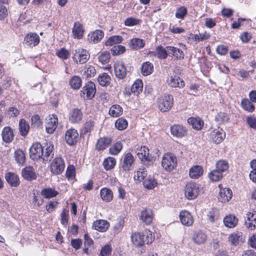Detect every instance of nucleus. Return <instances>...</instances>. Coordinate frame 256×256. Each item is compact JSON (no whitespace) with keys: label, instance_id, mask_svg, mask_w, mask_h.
I'll use <instances>...</instances> for the list:
<instances>
[{"label":"nucleus","instance_id":"44","mask_svg":"<svg viewBox=\"0 0 256 256\" xmlns=\"http://www.w3.org/2000/svg\"><path fill=\"white\" fill-rule=\"evenodd\" d=\"M109 114L112 116L118 117L122 114V108L119 105L114 104L110 108Z\"/></svg>","mask_w":256,"mask_h":256},{"label":"nucleus","instance_id":"47","mask_svg":"<svg viewBox=\"0 0 256 256\" xmlns=\"http://www.w3.org/2000/svg\"><path fill=\"white\" fill-rule=\"evenodd\" d=\"M14 158L17 163L23 165L26 161L25 154L22 150H17L14 152Z\"/></svg>","mask_w":256,"mask_h":256},{"label":"nucleus","instance_id":"62","mask_svg":"<svg viewBox=\"0 0 256 256\" xmlns=\"http://www.w3.org/2000/svg\"><path fill=\"white\" fill-rule=\"evenodd\" d=\"M187 9L184 6H180L176 11L175 16L178 18L183 19L187 14Z\"/></svg>","mask_w":256,"mask_h":256},{"label":"nucleus","instance_id":"59","mask_svg":"<svg viewBox=\"0 0 256 256\" xmlns=\"http://www.w3.org/2000/svg\"><path fill=\"white\" fill-rule=\"evenodd\" d=\"M110 54L108 52H104L98 56V60L102 64H105L109 62Z\"/></svg>","mask_w":256,"mask_h":256},{"label":"nucleus","instance_id":"22","mask_svg":"<svg viewBox=\"0 0 256 256\" xmlns=\"http://www.w3.org/2000/svg\"><path fill=\"white\" fill-rule=\"evenodd\" d=\"M204 173L203 168L198 165L192 166L189 170V176L193 179L198 178Z\"/></svg>","mask_w":256,"mask_h":256},{"label":"nucleus","instance_id":"57","mask_svg":"<svg viewBox=\"0 0 256 256\" xmlns=\"http://www.w3.org/2000/svg\"><path fill=\"white\" fill-rule=\"evenodd\" d=\"M156 52L158 54V57L160 59H165L168 54L167 46L166 48H164L162 46H158L156 48Z\"/></svg>","mask_w":256,"mask_h":256},{"label":"nucleus","instance_id":"54","mask_svg":"<svg viewBox=\"0 0 256 256\" xmlns=\"http://www.w3.org/2000/svg\"><path fill=\"white\" fill-rule=\"evenodd\" d=\"M130 44L133 49L138 50L142 48L144 46L145 43L144 40L135 38L131 40Z\"/></svg>","mask_w":256,"mask_h":256},{"label":"nucleus","instance_id":"51","mask_svg":"<svg viewBox=\"0 0 256 256\" xmlns=\"http://www.w3.org/2000/svg\"><path fill=\"white\" fill-rule=\"evenodd\" d=\"M70 84L73 89L78 90L82 86V80L80 77L74 76L70 80Z\"/></svg>","mask_w":256,"mask_h":256},{"label":"nucleus","instance_id":"58","mask_svg":"<svg viewBox=\"0 0 256 256\" xmlns=\"http://www.w3.org/2000/svg\"><path fill=\"white\" fill-rule=\"evenodd\" d=\"M215 120L219 124H220L228 122L229 120V118L226 114L220 112L216 116Z\"/></svg>","mask_w":256,"mask_h":256},{"label":"nucleus","instance_id":"41","mask_svg":"<svg viewBox=\"0 0 256 256\" xmlns=\"http://www.w3.org/2000/svg\"><path fill=\"white\" fill-rule=\"evenodd\" d=\"M41 194L46 198H50L56 196L58 192L52 188H46L42 190Z\"/></svg>","mask_w":256,"mask_h":256},{"label":"nucleus","instance_id":"48","mask_svg":"<svg viewBox=\"0 0 256 256\" xmlns=\"http://www.w3.org/2000/svg\"><path fill=\"white\" fill-rule=\"evenodd\" d=\"M98 80L102 86H106L110 84V77L107 73L104 72L98 76Z\"/></svg>","mask_w":256,"mask_h":256},{"label":"nucleus","instance_id":"56","mask_svg":"<svg viewBox=\"0 0 256 256\" xmlns=\"http://www.w3.org/2000/svg\"><path fill=\"white\" fill-rule=\"evenodd\" d=\"M44 200L39 196H38L34 192L32 193V204L33 208H36L42 204Z\"/></svg>","mask_w":256,"mask_h":256},{"label":"nucleus","instance_id":"26","mask_svg":"<svg viewBox=\"0 0 256 256\" xmlns=\"http://www.w3.org/2000/svg\"><path fill=\"white\" fill-rule=\"evenodd\" d=\"M82 117V111L78 108L73 110L70 112L69 120L72 123H78L80 122Z\"/></svg>","mask_w":256,"mask_h":256},{"label":"nucleus","instance_id":"16","mask_svg":"<svg viewBox=\"0 0 256 256\" xmlns=\"http://www.w3.org/2000/svg\"><path fill=\"white\" fill-rule=\"evenodd\" d=\"M226 134L222 128H218L210 133V138L216 144L220 143L225 138Z\"/></svg>","mask_w":256,"mask_h":256},{"label":"nucleus","instance_id":"52","mask_svg":"<svg viewBox=\"0 0 256 256\" xmlns=\"http://www.w3.org/2000/svg\"><path fill=\"white\" fill-rule=\"evenodd\" d=\"M122 40V38L121 36H113L108 38L105 44L106 46H112L114 44L120 43Z\"/></svg>","mask_w":256,"mask_h":256},{"label":"nucleus","instance_id":"3","mask_svg":"<svg viewBox=\"0 0 256 256\" xmlns=\"http://www.w3.org/2000/svg\"><path fill=\"white\" fill-rule=\"evenodd\" d=\"M173 104L174 98L171 94H165L158 98V108L162 112L169 111L172 108Z\"/></svg>","mask_w":256,"mask_h":256},{"label":"nucleus","instance_id":"46","mask_svg":"<svg viewBox=\"0 0 256 256\" xmlns=\"http://www.w3.org/2000/svg\"><path fill=\"white\" fill-rule=\"evenodd\" d=\"M208 220L213 223L216 222L219 218V211L216 208H212L208 212Z\"/></svg>","mask_w":256,"mask_h":256},{"label":"nucleus","instance_id":"14","mask_svg":"<svg viewBox=\"0 0 256 256\" xmlns=\"http://www.w3.org/2000/svg\"><path fill=\"white\" fill-rule=\"evenodd\" d=\"M180 220L184 226H190L194 223V218L188 210H183L180 212Z\"/></svg>","mask_w":256,"mask_h":256},{"label":"nucleus","instance_id":"11","mask_svg":"<svg viewBox=\"0 0 256 256\" xmlns=\"http://www.w3.org/2000/svg\"><path fill=\"white\" fill-rule=\"evenodd\" d=\"M24 41L27 46L33 48L38 44L40 38L36 33L31 32L26 36Z\"/></svg>","mask_w":256,"mask_h":256},{"label":"nucleus","instance_id":"4","mask_svg":"<svg viewBox=\"0 0 256 256\" xmlns=\"http://www.w3.org/2000/svg\"><path fill=\"white\" fill-rule=\"evenodd\" d=\"M199 192V186L195 182H188L184 186V196L188 200H192L196 198Z\"/></svg>","mask_w":256,"mask_h":256},{"label":"nucleus","instance_id":"10","mask_svg":"<svg viewBox=\"0 0 256 256\" xmlns=\"http://www.w3.org/2000/svg\"><path fill=\"white\" fill-rule=\"evenodd\" d=\"M58 118L54 114L49 115L46 119V130L48 133L52 134L58 126Z\"/></svg>","mask_w":256,"mask_h":256},{"label":"nucleus","instance_id":"19","mask_svg":"<svg viewBox=\"0 0 256 256\" xmlns=\"http://www.w3.org/2000/svg\"><path fill=\"white\" fill-rule=\"evenodd\" d=\"M171 134L176 138H182L186 134V128L182 125L174 124L170 127Z\"/></svg>","mask_w":256,"mask_h":256},{"label":"nucleus","instance_id":"5","mask_svg":"<svg viewBox=\"0 0 256 256\" xmlns=\"http://www.w3.org/2000/svg\"><path fill=\"white\" fill-rule=\"evenodd\" d=\"M177 158L172 154H166L162 158V166L166 171L172 170L176 166Z\"/></svg>","mask_w":256,"mask_h":256},{"label":"nucleus","instance_id":"18","mask_svg":"<svg viewBox=\"0 0 256 256\" xmlns=\"http://www.w3.org/2000/svg\"><path fill=\"white\" fill-rule=\"evenodd\" d=\"M110 226L109 222L104 220H98L94 221L92 226L93 229L100 232H106Z\"/></svg>","mask_w":256,"mask_h":256},{"label":"nucleus","instance_id":"23","mask_svg":"<svg viewBox=\"0 0 256 256\" xmlns=\"http://www.w3.org/2000/svg\"><path fill=\"white\" fill-rule=\"evenodd\" d=\"M84 32L82 24L78 22H75L72 30L74 38L80 39L83 36Z\"/></svg>","mask_w":256,"mask_h":256},{"label":"nucleus","instance_id":"15","mask_svg":"<svg viewBox=\"0 0 256 256\" xmlns=\"http://www.w3.org/2000/svg\"><path fill=\"white\" fill-rule=\"evenodd\" d=\"M114 69L117 78L123 79L126 76V69L122 62H116L114 64Z\"/></svg>","mask_w":256,"mask_h":256},{"label":"nucleus","instance_id":"36","mask_svg":"<svg viewBox=\"0 0 256 256\" xmlns=\"http://www.w3.org/2000/svg\"><path fill=\"white\" fill-rule=\"evenodd\" d=\"M136 153L140 160H146L149 156V150L145 146H141L137 148Z\"/></svg>","mask_w":256,"mask_h":256},{"label":"nucleus","instance_id":"2","mask_svg":"<svg viewBox=\"0 0 256 256\" xmlns=\"http://www.w3.org/2000/svg\"><path fill=\"white\" fill-rule=\"evenodd\" d=\"M131 242L136 247H141L144 243L148 244L154 240V235L148 230H146L143 233L134 232L131 235Z\"/></svg>","mask_w":256,"mask_h":256},{"label":"nucleus","instance_id":"33","mask_svg":"<svg viewBox=\"0 0 256 256\" xmlns=\"http://www.w3.org/2000/svg\"><path fill=\"white\" fill-rule=\"evenodd\" d=\"M250 100L244 98L241 100L240 104L242 108L246 111L252 112L255 110V106Z\"/></svg>","mask_w":256,"mask_h":256},{"label":"nucleus","instance_id":"55","mask_svg":"<svg viewBox=\"0 0 256 256\" xmlns=\"http://www.w3.org/2000/svg\"><path fill=\"white\" fill-rule=\"evenodd\" d=\"M128 126V122L127 120L122 118H118L115 122L116 128L120 130H122L126 129Z\"/></svg>","mask_w":256,"mask_h":256},{"label":"nucleus","instance_id":"20","mask_svg":"<svg viewBox=\"0 0 256 256\" xmlns=\"http://www.w3.org/2000/svg\"><path fill=\"white\" fill-rule=\"evenodd\" d=\"M96 91L94 84L92 82H88L84 86L81 92L84 94H86L88 98L91 99L94 96Z\"/></svg>","mask_w":256,"mask_h":256},{"label":"nucleus","instance_id":"7","mask_svg":"<svg viewBox=\"0 0 256 256\" xmlns=\"http://www.w3.org/2000/svg\"><path fill=\"white\" fill-rule=\"evenodd\" d=\"M90 58L88 52L83 48H78L74 50L72 59L76 64H83L86 63Z\"/></svg>","mask_w":256,"mask_h":256},{"label":"nucleus","instance_id":"17","mask_svg":"<svg viewBox=\"0 0 256 256\" xmlns=\"http://www.w3.org/2000/svg\"><path fill=\"white\" fill-rule=\"evenodd\" d=\"M228 241L233 246L241 244L244 241V236L241 232H236L229 235Z\"/></svg>","mask_w":256,"mask_h":256},{"label":"nucleus","instance_id":"31","mask_svg":"<svg viewBox=\"0 0 256 256\" xmlns=\"http://www.w3.org/2000/svg\"><path fill=\"white\" fill-rule=\"evenodd\" d=\"M238 222L236 217L232 214L226 216L224 218L225 226L229 228H233L236 226Z\"/></svg>","mask_w":256,"mask_h":256},{"label":"nucleus","instance_id":"30","mask_svg":"<svg viewBox=\"0 0 256 256\" xmlns=\"http://www.w3.org/2000/svg\"><path fill=\"white\" fill-rule=\"evenodd\" d=\"M168 54H172L176 59H183L184 54L183 51L176 47L168 46H167Z\"/></svg>","mask_w":256,"mask_h":256},{"label":"nucleus","instance_id":"37","mask_svg":"<svg viewBox=\"0 0 256 256\" xmlns=\"http://www.w3.org/2000/svg\"><path fill=\"white\" fill-rule=\"evenodd\" d=\"M147 176V171L144 167L139 168L134 175V179L136 182L144 181Z\"/></svg>","mask_w":256,"mask_h":256},{"label":"nucleus","instance_id":"53","mask_svg":"<svg viewBox=\"0 0 256 256\" xmlns=\"http://www.w3.org/2000/svg\"><path fill=\"white\" fill-rule=\"evenodd\" d=\"M122 148V145L121 142H118L112 145L109 148V152L112 155H117Z\"/></svg>","mask_w":256,"mask_h":256},{"label":"nucleus","instance_id":"8","mask_svg":"<svg viewBox=\"0 0 256 256\" xmlns=\"http://www.w3.org/2000/svg\"><path fill=\"white\" fill-rule=\"evenodd\" d=\"M50 168L51 172L53 174H60L64 168V160L61 158H56L51 162Z\"/></svg>","mask_w":256,"mask_h":256},{"label":"nucleus","instance_id":"1","mask_svg":"<svg viewBox=\"0 0 256 256\" xmlns=\"http://www.w3.org/2000/svg\"><path fill=\"white\" fill-rule=\"evenodd\" d=\"M54 146L50 142H46L44 146L38 143L34 144L30 150V157L34 160H42L48 162L54 156Z\"/></svg>","mask_w":256,"mask_h":256},{"label":"nucleus","instance_id":"64","mask_svg":"<svg viewBox=\"0 0 256 256\" xmlns=\"http://www.w3.org/2000/svg\"><path fill=\"white\" fill-rule=\"evenodd\" d=\"M126 50L124 46L121 45H117L114 46L112 50L114 55H119L124 53Z\"/></svg>","mask_w":256,"mask_h":256},{"label":"nucleus","instance_id":"27","mask_svg":"<svg viewBox=\"0 0 256 256\" xmlns=\"http://www.w3.org/2000/svg\"><path fill=\"white\" fill-rule=\"evenodd\" d=\"M207 240L206 234L202 231L196 232L192 237L194 242L197 244H204Z\"/></svg>","mask_w":256,"mask_h":256},{"label":"nucleus","instance_id":"50","mask_svg":"<svg viewBox=\"0 0 256 256\" xmlns=\"http://www.w3.org/2000/svg\"><path fill=\"white\" fill-rule=\"evenodd\" d=\"M157 182L155 179L151 178H146L143 181V184L145 188L148 190H152L157 186Z\"/></svg>","mask_w":256,"mask_h":256},{"label":"nucleus","instance_id":"40","mask_svg":"<svg viewBox=\"0 0 256 256\" xmlns=\"http://www.w3.org/2000/svg\"><path fill=\"white\" fill-rule=\"evenodd\" d=\"M143 83L142 80L138 79L132 84L131 91L136 95H138L142 90Z\"/></svg>","mask_w":256,"mask_h":256},{"label":"nucleus","instance_id":"61","mask_svg":"<svg viewBox=\"0 0 256 256\" xmlns=\"http://www.w3.org/2000/svg\"><path fill=\"white\" fill-rule=\"evenodd\" d=\"M112 250L110 246L106 244L102 248L98 256H111Z\"/></svg>","mask_w":256,"mask_h":256},{"label":"nucleus","instance_id":"39","mask_svg":"<svg viewBox=\"0 0 256 256\" xmlns=\"http://www.w3.org/2000/svg\"><path fill=\"white\" fill-rule=\"evenodd\" d=\"M153 70V64L149 62L143 63L141 67L142 74L144 76L150 74L152 72Z\"/></svg>","mask_w":256,"mask_h":256},{"label":"nucleus","instance_id":"24","mask_svg":"<svg viewBox=\"0 0 256 256\" xmlns=\"http://www.w3.org/2000/svg\"><path fill=\"white\" fill-rule=\"evenodd\" d=\"M104 36V32L101 30H96L88 35V40L94 44L99 42Z\"/></svg>","mask_w":256,"mask_h":256},{"label":"nucleus","instance_id":"45","mask_svg":"<svg viewBox=\"0 0 256 256\" xmlns=\"http://www.w3.org/2000/svg\"><path fill=\"white\" fill-rule=\"evenodd\" d=\"M208 177L212 182H214L220 180L223 177V175L222 173L215 168L208 173Z\"/></svg>","mask_w":256,"mask_h":256},{"label":"nucleus","instance_id":"38","mask_svg":"<svg viewBox=\"0 0 256 256\" xmlns=\"http://www.w3.org/2000/svg\"><path fill=\"white\" fill-rule=\"evenodd\" d=\"M168 84L172 87L183 88L184 86V81L178 77H171L168 81Z\"/></svg>","mask_w":256,"mask_h":256},{"label":"nucleus","instance_id":"35","mask_svg":"<svg viewBox=\"0 0 256 256\" xmlns=\"http://www.w3.org/2000/svg\"><path fill=\"white\" fill-rule=\"evenodd\" d=\"M188 123L196 130H200L204 126L203 121L198 118H190L188 120Z\"/></svg>","mask_w":256,"mask_h":256},{"label":"nucleus","instance_id":"6","mask_svg":"<svg viewBox=\"0 0 256 256\" xmlns=\"http://www.w3.org/2000/svg\"><path fill=\"white\" fill-rule=\"evenodd\" d=\"M134 160V158L131 153L128 152L124 154L121 162L120 170V173L131 170Z\"/></svg>","mask_w":256,"mask_h":256},{"label":"nucleus","instance_id":"12","mask_svg":"<svg viewBox=\"0 0 256 256\" xmlns=\"http://www.w3.org/2000/svg\"><path fill=\"white\" fill-rule=\"evenodd\" d=\"M154 218V213L150 208H145L141 211L140 218L146 224H150Z\"/></svg>","mask_w":256,"mask_h":256},{"label":"nucleus","instance_id":"13","mask_svg":"<svg viewBox=\"0 0 256 256\" xmlns=\"http://www.w3.org/2000/svg\"><path fill=\"white\" fill-rule=\"evenodd\" d=\"M65 140L69 145L75 144L78 140V134L77 130L74 128L68 130L65 134Z\"/></svg>","mask_w":256,"mask_h":256},{"label":"nucleus","instance_id":"29","mask_svg":"<svg viewBox=\"0 0 256 256\" xmlns=\"http://www.w3.org/2000/svg\"><path fill=\"white\" fill-rule=\"evenodd\" d=\"M22 177L28 180H34L36 178V174L32 166H27L22 169Z\"/></svg>","mask_w":256,"mask_h":256},{"label":"nucleus","instance_id":"32","mask_svg":"<svg viewBox=\"0 0 256 256\" xmlns=\"http://www.w3.org/2000/svg\"><path fill=\"white\" fill-rule=\"evenodd\" d=\"M100 196L102 200L106 202H110L113 198V193L112 191L106 188H104L100 190Z\"/></svg>","mask_w":256,"mask_h":256},{"label":"nucleus","instance_id":"9","mask_svg":"<svg viewBox=\"0 0 256 256\" xmlns=\"http://www.w3.org/2000/svg\"><path fill=\"white\" fill-rule=\"evenodd\" d=\"M244 223L246 228L250 230H253L256 228V210H252L246 214Z\"/></svg>","mask_w":256,"mask_h":256},{"label":"nucleus","instance_id":"21","mask_svg":"<svg viewBox=\"0 0 256 256\" xmlns=\"http://www.w3.org/2000/svg\"><path fill=\"white\" fill-rule=\"evenodd\" d=\"M5 178L11 186L17 187L20 184L18 176L14 172H8L6 173Z\"/></svg>","mask_w":256,"mask_h":256},{"label":"nucleus","instance_id":"42","mask_svg":"<svg viewBox=\"0 0 256 256\" xmlns=\"http://www.w3.org/2000/svg\"><path fill=\"white\" fill-rule=\"evenodd\" d=\"M116 164V159L111 156H109L104 159L103 162V166L106 170H109L112 169Z\"/></svg>","mask_w":256,"mask_h":256},{"label":"nucleus","instance_id":"28","mask_svg":"<svg viewBox=\"0 0 256 256\" xmlns=\"http://www.w3.org/2000/svg\"><path fill=\"white\" fill-rule=\"evenodd\" d=\"M232 197V192L229 188L221 189L219 192L218 200L222 202H228Z\"/></svg>","mask_w":256,"mask_h":256},{"label":"nucleus","instance_id":"63","mask_svg":"<svg viewBox=\"0 0 256 256\" xmlns=\"http://www.w3.org/2000/svg\"><path fill=\"white\" fill-rule=\"evenodd\" d=\"M57 56L60 58L66 60L70 56V52L65 48H62L56 52Z\"/></svg>","mask_w":256,"mask_h":256},{"label":"nucleus","instance_id":"43","mask_svg":"<svg viewBox=\"0 0 256 256\" xmlns=\"http://www.w3.org/2000/svg\"><path fill=\"white\" fill-rule=\"evenodd\" d=\"M30 126L28 124L24 119H21L19 122V130L22 136H26L28 134Z\"/></svg>","mask_w":256,"mask_h":256},{"label":"nucleus","instance_id":"25","mask_svg":"<svg viewBox=\"0 0 256 256\" xmlns=\"http://www.w3.org/2000/svg\"><path fill=\"white\" fill-rule=\"evenodd\" d=\"M3 140L6 143H10L14 140L13 130L9 126L4 127L2 133Z\"/></svg>","mask_w":256,"mask_h":256},{"label":"nucleus","instance_id":"49","mask_svg":"<svg viewBox=\"0 0 256 256\" xmlns=\"http://www.w3.org/2000/svg\"><path fill=\"white\" fill-rule=\"evenodd\" d=\"M228 167V162L225 160H219L216 164V169L222 174L223 172L227 170Z\"/></svg>","mask_w":256,"mask_h":256},{"label":"nucleus","instance_id":"60","mask_svg":"<svg viewBox=\"0 0 256 256\" xmlns=\"http://www.w3.org/2000/svg\"><path fill=\"white\" fill-rule=\"evenodd\" d=\"M96 74L95 68L92 66H88L84 71V75L86 78H92Z\"/></svg>","mask_w":256,"mask_h":256},{"label":"nucleus","instance_id":"34","mask_svg":"<svg viewBox=\"0 0 256 256\" xmlns=\"http://www.w3.org/2000/svg\"><path fill=\"white\" fill-rule=\"evenodd\" d=\"M112 142L110 138H100L96 144V148L98 150H104Z\"/></svg>","mask_w":256,"mask_h":256}]
</instances>
